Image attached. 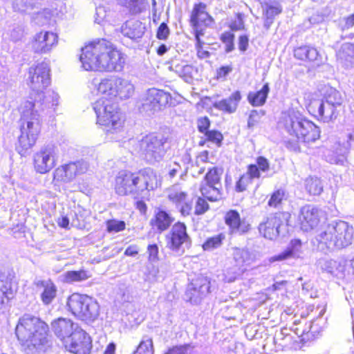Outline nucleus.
I'll use <instances>...</instances> for the list:
<instances>
[{"instance_id":"1","label":"nucleus","mask_w":354,"mask_h":354,"mask_svg":"<svg viewBox=\"0 0 354 354\" xmlns=\"http://www.w3.org/2000/svg\"><path fill=\"white\" fill-rule=\"evenodd\" d=\"M80 59L82 67L91 71H120L124 64L122 53L105 39H97L86 44L82 48Z\"/></svg>"},{"instance_id":"2","label":"nucleus","mask_w":354,"mask_h":354,"mask_svg":"<svg viewBox=\"0 0 354 354\" xmlns=\"http://www.w3.org/2000/svg\"><path fill=\"white\" fill-rule=\"evenodd\" d=\"M157 185V175L150 168H142L133 171L122 169L115 176L113 188L118 196H132L137 198L145 192L153 190Z\"/></svg>"},{"instance_id":"3","label":"nucleus","mask_w":354,"mask_h":354,"mask_svg":"<svg viewBox=\"0 0 354 354\" xmlns=\"http://www.w3.org/2000/svg\"><path fill=\"white\" fill-rule=\"evenodd\" d=\"M281 122L289 136L295 138V140L285 142L286 147L290 151L300 152V142L314 143L321 137L320 128L315 122L293 110L283 111Z\"/></svg>"},{"instance_id":"4","label":"nucleus","mask_w":354,"mask_h":354,"mask_svg":"<svg viewBox=\"0 0 354 354\" xmlns=\"http://www.w3.org/2000/svg\"><path fill=\"white\" fill-rule=\"evenodd\" d=\"M15 335L25 351H39L47 346L50 330L39 317L25 314L17 322Z\"/></svg>"},{"instance_id":"5","label":"nucleus","mask_w":354,"mask_h":354,"mask_svg":"<svg viewBox=\"0 0 354 354\" xmlns=\"http://www.w3.org/2000/svg\"><path fill=\"white\" fill-rule=\"evenodd\" d=\"M72 326L71 322L58 319L55 322L53 329L67 351L72 354H91L93 349L91 337L82 329L71 332Z\"/></svg>"},{"instance_id":"6","label":"nucleus","mask_w":354,"mask_h":354,"mask_svg":"<svg viewBox=\"0 0 354 354\" xmlns=\"http://www.w3.org/2000/svg\"><path fill=\"white\" fill-rule=\"evenodd\" d=\"M308 113L318 121L328 123L335 120L339 115L342 106L340 93L334 89L320 100L310 94L305 104Z\"/></svg>"},{"instance_id":"7","label":"nucleus","mask_w":354,"mask_h":354,"mask_svg":"<svg viewBox=\"0 0 354 354\" xmlns=\"http://www.w3.org/2000/svg\"><path fill=\"white\" fill-rule=\"evenodd\" d=\"M96 122L107 133H115L123 127L124 118L118 102L98 99L93 104Z\"/></svg>"},{"instance_id":"8","label":"nucleus","mask_w":354,"mask_h":354,"mask_svg":"<svg viewBox=\"0 0 354 354\" xmlns=\"http://www.w3.org/2000/svg\"><path fill=\"white\" fill-rule=\"evenodd\" d=\"M21 133L16 144V150L21 156L26 155L36 145L41 132V122L37 113L28 117L25 113L21 115Z\"/></svg>"},{"instance_id":"9","label":"nucleus","mask_w":354,"mask_h":354,"mask_svg":"<svg viewBox=\"0 0 354 354\" xmlns=\"http://www.w3.org/2000/svg\"><path fill=\"white\" fill-rule=\"evenodd\" d=\"M353 237V227L348 223L340 221L321 234L320 242L328 248L333 246L337 249H342L352 243Z\"/></svg>"},{"instance_id":"10","label":"nucleus","mask_w":354,"mask_h":354,"mask_svg":"<svg viewBox=\"0 0 354 354\" xmlns=\"http://www.w3.org/2000/svg\"><path fill=\"white\" fill-rule=\"evenodd\" d=\"M132 86L125 80L111 76L102 79L97 86L99 99H106L113 102L124 100L129 97Z\"/></svg>"},{"instance_id":"11","label":"nucleus","mask_w":354,"mask_h":354,"mask_svg":"<svg viewBox=\"0 0 354 354\" xmlns=\"http://www.w3.org/2000/svg\"><path fill=\"white\" fill-rule=\"evenodd\" d=\"M168 138L159 133H150L145 136L139 142L140 151L148 162L159 161L165 156L167 148Z\"/></svg>"},{"instance_id":"12","label":"nucleus","mask_w":354,"mask_h":354,"mask_svg":"<svg viewBox=\"0 0 354 354\" xmlns=\"http://www.w3.org/2000/svg\"><path fill=\"white\" fill-rule=\"evenodd\" d=\"M66 305L75 317L82 320H93L98 315L96 302L86 295L73 293L68 297Z\"/></svg>"},{"instance_id":"13","label":"nucleus","mask_w":354,"mask_h":354,"mask_svg":"<svg viewBox=\"0 0 354 354\" xmlns=\"http://www.w3.org/2000/svg\"><path fill=\"white\" fill-rule=\"evenodd\" d=\"M224 169L222 167L213 166L207 169L204 176V185H201V194L210 202L218 201L222 196V177Z\"/></svg>"},{"instance_id":"14","label":"nucleus","mask_w":354,"mask_h":354,"mask_svg":"<svg viewBox=\"0 0 354 354\" xmlns=\"http://www.w3.org/2000/svg\"><path fill=\"white\" fill-rule=\"evenodd\" d=\"M291 214L288 212H276L267 216L259 225L258 230L261 236L268 240H275L281 230L290 225Z\"/></svg>"},{"instance_id":"15","label":"nucleus","mask_w":354,"mask_h":354,"mask_svg":"<svg viewBox=\"0 0 354 354\" xmlns=\"http://www.w3.org/2000/svg\"><path fill=\"white\" fill-rule=\"evenodd\" d=\"M29 86L32 96L37 97L38 92L46 95V90L50 84V68L44 62L31 66L28 70Z\"/></svg>"},{"instance_id":"16","label":"nucleus","mask_w":354,"mask_h":354,"mask_svg":"<svg viewBox=\"0 0 354 354\" xmlns=\"http://www.w3.org/2000/svg\"><path fill=\"white\" fill-rule=\"evenodd\" d=\"M167 247L173 252L180 250L184 245H190L192 239L185 223L176 222L166 236Z\"/></svg>"},{"instance_id":"17","label":"nucleus","mask_w":354,"mask_h":354,"mask_svg":"<svg viewBox=\"0 0 354 354\" xmlns=\"http://www.w3.org/2000/svg\"><path fill=\"white\" fill-rule=\"evenodd\" d=\"M85 172L83 162L73 161L57 167L53 174V183H68L72 182L77 176Z\"/></svg>"},{"instance_id":"18","label":"nucleus","mask_w":354,"mask_h":354,"mask_svg":"<svg viewBox=\"0 0 354 354\" xmlns=\"http://www.w3.org/2000/svg\"><path fill=\"white\" fill-rule=\"evenodd\" d=\"M59 41L57 33L41 30L36 33L30 42L32 50L37 54H46L55 48Z\"/></svg>"},{"instance_id":"19","label":"nucleus","mask_w":354,"mask_h":354,"mask_svg":"<svg viewBox=\"0 0 354 354\" xmlns=\"http://www.w3.org/2000/svg\"><path fill=\"white\" fill-rule=\"evenodd\" d=\"M322 218L321 210L311 205L303 206L299 212L298 225L304 232H309L319 225Z\"/></svg>"},{"instance_id":"20","label":"nucleus","mask_w":354,"mask_h":354,"mask_svg":"<svg viewBox=\"0 0 354 354\" xmlns=\"http://www.w3.org/2000/svg\"><path fill=\"white\" fill-rule=\"evenodd\" d=\"M55 151L53 147L46 146L37 151L32 158V165L37 173H48L55 165Z\"/></svg>"},{"instance_id":"21","label":"nucleus","mask_w":354,"mask_h":354,"mask_svg":"<svg viewBox=\"0 0 354 354\" xmlns=\"http://www.w3.org/2000/svg\"><path fill=\"white\" fill-rule=\"evenodd\" d=\"M224 222L228 227L230 234L244 235L252 229L250 223L241 218L240 213L236 209H230L225 212Z\"/></svg>"},{"instance_id":"22","label":"nucleus","mask_w":354,"mask_h":354,"mask_svg":"<svg viewBox=\"0 0 354 354\" xmlns=\"http://www.w3.org/2000/svg\"><path fill=\"white\" fill-rule=\"evenodd\" d=\"M189 21L190 26H198L203 25L205 27L209 26L214 23L212 16L207 11V6L203 2H197L193 5L190 12Z\"/></svg>"},{"instance_id":"23","label":"nucleus","mask_w":354,"mask_h":354,"mask_svg":"<svg viewBox=\"0 0 354 354\" xmlns=\"http://www.w3.org/2000/svg\"><path fill=\"white\" fill-rule=\"evenodd\" d=\"M17 292V286L12 279L0 276V312L15 298Z\"/></svg>"},{"instance_id":"24","label":"nucleus","mask_w":354,"mask_h":354,"mask_svg":"<svg viewBox=\"0 0 354 354\" xmlns=\"http://www.w3.org/2000/svg\"><path fill=\"white\" fill-rule=\"evenodd\" d=\"M35 287L40 290V299L45 306L50 305L57 297V288L52 279H42L35 282Z\"/></svg>"},{"instance_id":"25","label":"nucleus","mask_w":354,"mask_h":354,"mask_svg":"<svg viewBox=\"0 0 354 354\" xmlns=\"http://www.w3.org/2000/svg\"><path fill=\"white\" fill-rule=\"evenodd\" d=\"M171 100V96L169 93L157 88L150 89L147 97L149 105L153 110L164 109Z\"/></svg>"},{"instance_id":"26","label":"nucleus","mask_w":354,"mask_h":354,"mask_svg":"<svg viewBox=\"0 0 354 354\" xmlns=\"http://www.w3.org/2000/svg\"><path fill=\"white\" fill-rule=\"evenodd\" d=\"M241 99V92L236 90L227 98L216 102L214 104V107L224 113L232 114L236 111Z\"/></svg>"},{"instance_id":"27","label":"nucleus","mask_w":354,"mask_h":354,"mask_svg":"<svg viewBox=\"0 0 354 354\" xmlns=\"http://www.w3.org/2000/svg\"><path fill=\"white\" fill-rule=\"evenodd\" d=\"M288 197V192L285 187H275L268 195L267 205L270 209H279L282 207Z\"/></svg>"},{"instance_id":"28","label":"nucleus","mask_w":354,"mask_h":354,"mask_svg":"<svg viewBox=\"0 0 354 354\" xmlns=\"http://www.w3.org/2000/svg\"><path fill=\"white\" fill-rule=\"evenodd\" d=\"M270 164L268 158L259 156L256 158V163L250 164L247 166L248 174L253 179H259L261 176V173L269 171Z\"/></svg>"},{"instance_id":"29","label":"nucleus","mask_w":354,"mask_h":354,"mask_svg":"<svg viewBox=\"0 0 354 354\" xmlns=\"http://www.w3.org/2000/svg\"><path fill=\"white\" fill-rule=\"evenodd\" d=\"M263 8L264 26L268 29L273 24L274 18L282 13L283 8L279 1L270 3H265Z\"/></svg>"},{"instance_id":"30","label":"nucleus","mask_w":354,"mask_h":354,"mask_svg":"<svg viewBox=\"0 0 354 354\" xmlns=\"http://www.w3.org/2000/svg\"><path fill=\"white\" fill-rule=\"evenodd\" d=\"M232 260L234 266L241 273H244L246 269L243 266L250 260L252 261L251 252L245 248L234 247L232 248Z\"/></svg>"},{"instance_id":"31","label":"nucleus","mask_w":354,"mask_h":354,"mask_svg":"<svg viewBox=\"0 0 354 354\" xmlns=\"http://www.w3.org/2000/svg\"><path fill=\"white\" fill-rule=\"evenodd\" d=\"M172 216L165 210H158L150 221V225L160 232L167 230L173 223Z\"/></svg>"},{"instance_id":"32","label":"nucleus","mask_w":354,"mask_h":354,"mask_svg":"<svg viewBox=\"0 0 354 354\" xmlns=\"http://www.w3.org/2000/svg\"><path fill=\"white\" fill-rule=\"evenodd\" d=\"M269 93V83L266 82L261 89L250 92L248 94L247 100L252 106H261L266 104Z\"/></svg>"},{"instance_id":"33","label":"nucleus","mask_w":354,"mask_h":354,"mask_svg":"<svg viewBox=\"0 0 354 354\" xmlns=\"http://www.w3.org/2000/svg\"><path fill=\"white\" fill-rule=\"evenodd\" d=\"M286 329L281 330L280 335L276 339L275 342L283 350H296L299 346L298 342L299 337L292 333H286Z\"/></svg>"},{"instance_id":"34","label":"nucleus","mask_w":354,"mask_h":354,"mask_svg":"<svg viewBox=\"0 0 354 354\" xmlns=\"http://www.w3.org/2000/svg\"><path fill=\"white\" fill-rule=\"evenodd\" d=\"M294 57L298 60L311 63L317 59L319 53L315 48L301 46L295 48Z\"/></svg>"},{"instance_id":"35","label":"nucleus","mask_w":354,"mask_h":354,"mask_svg":"<svg viewBox=\"0 0 354 354\" xmlns=\"http://www.w3.org/2000/svg\"><path fill=\"white\" fill-rule=\"evenodd\" d=\"M304 187L310 196H317L324 192V185L320 178L309 176L304 180Z\"/></svg>"},{"instance_id":"36","label":"nucleus","mask_w":354,"mask_h":354,"mask_svg":"<svg viewBox=\"0 0 354 354\" xmlns=\"http://www.w3.org/2000/svg\"><path fill=\"white\" fill-rule=\"evenodd\" d=\"M47 98L46 95L44 93L38 92L37 97L32 96V90H31L28 100L24 102V110L22 111L21 115L25 113L28 115V117H31L32 113H36L34 111V109L35 106L37 104L39 106H41L44 104Z\"/></svg>"},{"instance_id":"37","label":"nucleus","mask_w":354,"mask_h":354,"mask_svg":"<svg viewBox=\"0 0 354 354\" xmlns=\"http://www.w3.org/2000/svg\"><path fill=\"white\" fill-rule=\"evenodd\" d=\"M224 137L223 133L217 129H210L204 134V138H201L198 142L200 147L205 146L210 142L217 147H221L223 145Z\"/></svg>"},{"instance_id":"38","label":"nucleus","mask_w":354,"mask_h":354,"mask_svg":"<svg viewBox=\"0 0 354 354\" xmlns=\"http://www.w3.org/2000/svg\"><path fill=\"white\" fill-rule=\"evenodd\" d=\"M175 72L186 82H191L194 80L197 73V69L184 61L175 65Z\"/></svg>"},{"instance_id":"39","label":"nucleus","mask_w":354,"mask_h":354,"mask_svg":"<svg viewBox=\"0 0 354 354\" xmlns=\"http://www.w3.org/2000/svg\"><path fill=\"white\" fill-rule=\"evenodd\" d=\"M124 35L132 39L140 38L143 34V28L138 21H127L122 27Z\"/></svg>"},{"instance_id":"40","label":"nucleus","mask_w":354,"mask_h":354,"mask_svg":"<svg viewBox=\"0 0 354 354\" xmlns=\"http://www.w3.org/2000/svg\"><path fill=\"white\" fill-rule=\"evenodd\" d=\"M336 57L342 62H354V41L343 44L336 52Z\"/></svg>"},{"instance_id":"41","label":"nucleus","mask_w":354,"mask_h":354,"mask_svg":"<svg viewBox=\"0 0 354 354\" xmlns=\"http://www.w3.org/2000/svg\"><path fill=\"white\" fill-rule=\"evenodd\" d=\"M91 277V272L84 269L67 271L64 274V280L68 283L86 281Z\"/></svg>"},{"instance_id":"42","label":"nucleus","mask_w":354,"mask_h":354,"mask_svg":"<svg viewBox=\"0 0 354 354\" xmlns=\"http://www.w3.org/2000/svg\"><path fill=\"white\" fill-rule=\"evenodd\" d=\"M225 238V234L223 232H221L207 238L201 245V247L204 251H212L221 248Z\"/></svg>"},{"instance_id":"43","label":"nucleus","mask_w":354,"mask_h":354,"mask_svg":"<svg viewBox=\"0 0 354 354\" xmlns=\"http://www.w3.org/2000/svg\"><path fill=\"white\" fill-rule=\"evenodd\" d=\"M152 337L144 336L132 354H154Z\"/></svg>"},{"instance_id":"44","label":"nucleus","mask_w":354,"mask_h":354,"mask_svg":"<svg viewBox=\"0 0 354 354\" xmlns=\"http://www.w3.org/2000/svg\"><path fill=\"white\" fill-rule=\"evenodd\" d=\"M220 41L225 44V52L228 53L235 49V35L231 31H224L219 36Z\"/></svg>"},{"instance_id":"45","label":"nucleus","mask_w":354,"mask_h":354,"mask_svg":"<svg viewBox=\"0 0 354 354\" xmlns=\"http://www.w3.org/2000/svg\"><path fill=\"white\" fill-rule=\"evenodd\" d=\"M145 0H116L118 5L127 8L131 13H138L141 11L140 6Z\"/></svg>"},{"instance_id":"46","label":"nucleus","mask_w":354,"mask_h":354,"mask_svg":"<svg viewBox=\"0 0 354 354\" xmlns=\"http://www.w3.org/2000/svg\"><path fill=\"white\" fill-rule=\"evenodd\" d=\"M106 230L109 233L120 232L125 230L126 223L124 221L109 219L105 222Z\"/></svg>"},{"instance_id":"47","label":"nucleus","mask_w":354,"mask_h":354,"mask_svg":"<svg viewBox=\"0 0 354 354\" xmlns=\"http://www.w3.org/2000/svg\"><path fill=\"white\" fill-rule=\"evenodd\" d=\"M253 178L250 177V175L246 174H242L239 180L236 182L235 185V190L236 192H245L249 185H250L252 183Z\"/></svg>"},{"instance_id":"48","label":"nucleus","mask_w":354,"mask_h":354,"mask_svg":"<svg viewBox=\"0 0 354 354\" xmlns=\"http://www.w3.org/2000/svg\"><path fill=\"white\" fill-rule=\"evenodd\" d=\"M207 201L208 200L203 195L197 198L194 211L196 216L203 215L209 209V205Z\"/></svg>"},{"instance_id":"49","label":"nucleus","mask_w":354,"mask_h":354,"mask_svg":"<svg viewBox=\"0 0 354 354\" xmlns=\"http://www.w3.org/2000/svg\"><path fill=\"white\" fill-rule=\"evenodd\" d=\"M232 71L233 66L232 64L221 66L216 70L214 79L217 81H225Z\"/></svg>"},{"instance_id":"50","label":"nucleus","mask_w":354,"mask_h":354,"mask_svg":"<svg viewBox=\"0 0 354 354\" xmlns=\"http://www.w3.org/2000/svg\"><path fill=\"white\" fill-rule=\"evenodd\" d=\"M187 192L181 191H173L167 195L169 201L176 205H179L184 203L187 200Z\"/></svg>"},{"instance_id":"51","label":"nucleus","mask_w":354,"mask_h":354,"mask_svg":"<svg viewBox=\"0 0 354 354\" xmlns=\"http://www.w3.org/2000/svg\"><path fill=\"white\" fill-rule=\"evenodd\" d=\"M194 290L200 292H209L210 281L205 277H199L195 279Z\"/></svg>"},{"instance_id":"52","label":"nucleus","mask_w":354,"mask_h":354,"mask_svg":"<svg viewBox=\"0 0 354 354\" xmlns=\"http://www.w3.org/2000/svg\"><path fill=\"white\" fill-rule=\"evenodd\" d=\"M236 20L232 21L228 27L230 29V31L232 32L233 31H239L245 29V24H244V18L245 16L241 12H236L235 14Z\"/></svg>"},{"instance_id":"53","label":"nucleus","mask_w":354,"mask_h":354,"mask_svg":"<svg viewBox=\"0 0 354 354\" xmlns=\"http://www.w3.org/2000/svg\"><path fill=\"white\" fill-rule=\"evenodd\" d=\"M191 346L188 344L169 347L164 354H190Z\"/></svg>"},{"instance_id":"54","label":"nucleus","mask_w":354,"mask_h":354,"mask_svg":"<svg viewBox=\"0 0 354 354\" xmlns=\"http://www.w3.org/2000/svg\"><path fill=\"white\" fill-rule=\"evenodd\" d=\"M197 129L203 135L209 129L211 122L207 116H203L198 118L197 120Z\"/></svg>"},{"instance_id":"55","label":"nucleus","mask_w":354,"mask_h":354,"mask_svg":"<svg viewBox=\"0 0 354 354\" xmlns=\"http://www.w3.org/2000/svg\"><path fill=\"white\" fill-rule=\"evenodd\" d=\"M170 35V30L165 22H162L156 30V38L160 40H167Z\"/></svg>"},{"instance_id":"56","label":"nucleus","mask_w":354,"mask_h":354,"mask_svg":"<svg viewBox=\"0 0 354 354\" xmlns=\"http://www.w3.org/2000/svg\"><path fill=\"white\" fill-rule=\"evenodd\" d=\"M191 26L193 28V34L195 39V44L205 43L201 37L205 35V29L207 27H205L203 25H199L196 27L194 26Z\"/></svg>"},{"instance_id":"57","label":"nucleus","mask_w":354,"mask_h":354,"mask_svg":"<svg viewBox=\"0 0 354 354\" xmlns=\"http://www.w3.org/2000/svg\"><path fill=\"white\" fill-rule=\"evenodd\" d=\"M193 205L191 201H185L179 208V212L183 217H187L192 214Z\"/></svg>"},{"instance_id":"58","label":"nucleus","mask_w":354,"mask_h":354,"mask_svg":"<svg viewBox=\"0 0 354 354\" xmlns=\"http://www.w3.org/2000/svg\"><path fill=\"white\" fill-rule=\"evenodd\" d=\"M295 255L292 254L291 250L286 248L282 252L272 257L270 259V262L282 261L288 259L293 257Z\"/></svg>"},{"instance_id":"59","label":"nucleus","mask_w":354,"mask_h":354,"mask_svg":"<svg viewBox=\"0 0 354 354\" xmlns=\"http://www.w3.org/2000/svg\"><path fill=\"white\" fill-rule=\"evenodd\" d=\"M148 259L151 261L158 260L159 250L157 244H149L147 246Z\"/></svg>"},{"instance_id":"60","label":"nucleus","mask_w":354,"mask_h":354,"mask_svg":"<svg viewBox=\"0 0 354 354\" xmlns=\"http://www.w3.org/2000/svg\"><path fill=\"white\" fill-rule=\"evenodd\" d=\"M260 115L259 113L254 110L249 115L247 126L250 129H253L259 122Z\"/></svg>"},{"instance_id":"61","label":"nucleus","mask_w":354,"mask_h":354,"mask_svg":"<svg viewBox=\"0 0 354 354\" xmlns=\"http://www.w3.org/2000/svg\"><path fill=\"white\" fill-rule=\"evenodd\" d=\"M204 44L205 43L195 44L196 55L199 59H206L210 56V53L208 50L204 49Z\"/></svg>"},{"instance_id":"62","label":"nucleus","mask_w":354,"mask_h":354,"mask_svg":"<svg viewBox=\"0 0 354 354\" xmlns=\"http://www.w3.org/2000/svg\"><path fill=\"white\" fill-rule=\"evenodd\" d=\"M249 46V38L246 35H241L238 38V47L241 52L246 51Z\"/></svg>"},{"instance_id":"63","label":"nucleus","mask_w":354,"mask_h":354,"mask_svg":"<svg viewBox=\"0 0 354 354\" xmlns=\"http://www.w3.org/2000/svg\"><path fill=\"white\" fill-rule=\"evenodd\" d=\"M209 161V151L203 150L201 151L196 157V165L198 166L200 163H208Z\"/></svg>"},{"instance_id":"64","label":"nucleus","mask_w":354,"mask_h":354,"mask_svg":"<svg viewBox=\"0 0 354 354\" xmlns=\"http://www.w3.org/2000/svg\"><path fill=\"white\" fill-rule=\"evenodd\" d=\"M13 6L17 10H24L32 7V0H15Z\"/></svg>"}]
</instances>
